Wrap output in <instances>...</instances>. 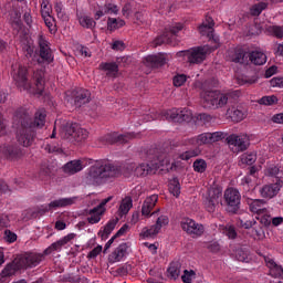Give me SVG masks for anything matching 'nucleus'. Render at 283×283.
Masks as SVG:
<instances>
[{
	"label": "nucleus",
	"mask_w": 283,
	"mask_h": 283,
	"mask_svg": "<svg viewBox=\"0 0 283 283\" xmlns=\"http://www.w3.org/2000/svg\"><path fill=\"white\" fill-rule=\"evenodd\" d=\"M48 114L44 108H40L34 114L32 120V113L25 107L18 108L14 115V122L20 125L17 132V140L22 147H32L36 138V127L41 129L45 126V118Z\"/></svg>",
	"instance_id": "nucleus-1"
},
{
	"label": "nucleus",
	"mask_w": 283,
	"mask_h": 283,
	"mask_svg": "<svg viewBox=\"0 0 283 283\" xmlns=\"http://www.w3.org/2000/svg\"><path fill=\"white\" fill-rule=\"evenodd\" d=\"M142 159L147 163H142L136 166V164H130L127 169L134 172L137 178H145V176H151L158 171L160 167H165L169 163V157L167 154H158L157 149L144 150L142 153Z\"/></svg>",
	"instance_id": "nucleus-2"
},
{
	"label": "nucleus",
	"mask_w": 283,
	"mask_h": 283,
	"mask_svg": "<svg viewBox=\"0 0 283 283\" xmlns=\"http://www.w3.org/2000/svg\"><path fill=\"white\" fill-rule=\"evenodd\" d=\"M118 176H120V168L118 166L101 159L88 168L87 179L93 185H103L107 178H116Z\"/></svg>",
	"instance_id": "nucleus-3"
},
{
	"label": "nucleus",
	"mask_w": 283,
	"mask_h": 283,
	"mask_svg": "<svg viewBox=\"0 0 283 283\" xmlns=\"http://www.w3.org/2000/svg\"><path fill=\"white\" fill-rule=\"evenodd\" d=\"M224 133L214 132V133H203L198 135L197 137H192L188 139V145H192L195 148H190L185 153L179 155L180 160H191V158H196L200 156V148L202 145H213V143H220L223 140Z\"/></svg>",
	"instance_id": "nucleus-4"
},
{
	"label": "nucleus",
	"mask_w": 283,
	"mask_h": 283,
	"mask_svg": "<svg viewBox=\"0 0 283 283\" xmlns=\"http://www.w3.org/2000/svg\"><path fill=\"white\" fill-rule=\"evenodd\" d=\"M240 91H232L231 93H222L220 91H203L201 97L209 107V109H220L229 103L231 98H240Z\"/></svg>",
	"instance_id": "nucleus-5"
},
{
	"label": "nucleus",
	"mask_w": 283,
	"mask_h": 283,
	"mask_svg": "<svg viewBox=\"0 0 283 283\" xmlns=\"http://www.w3.org/2000/svg\"><path fill=\"white\" fill-rule=\"evenodd\" d=\"M182 30H185V23L172 22L165 28V31L161 35L157 36L151 42V48H158L159 45H164V43H167L168 45H174V40L176 39V36H178V32H182Z\"/></svg>",
	"instance_id": "nucleus-6"
},
{
	"label": "nucleus",
	"mask_w": 283,
	"mask_h": 283,
	"mask_svg": "<svg viewBox=\"0 0 283 283\" xmlns=\"http://www.w3.org/2000/svg\"><path fill=\"white\" fill-rule=\"evenodd\" d=\"M63 138L70 140V143H83L90 136L87 129L82 128L77 123L70 122L63 126Z\"/></svg>",
	"instance_id": "nucleus-7"
},
{
	"label": "nucleus",
	"mask_w": 283,
	"mask_h": 283,
	"mask_svg": "<svg viewBox=\"0 0 283 283\" xmlns=\"http://www.w3.org/2000/svg\"><path fill=\"white\" fill-rule=\"evenodd\" d=\"M214 51L216 50H213V48L209 45H203V46L192 48L187 51H181L180 54L182 56H186L188 63L198 65L207 59V54H211V52H214Z\"/></svg>",
	"instance_id": "nucleus-8"
},
{
	"label": "nucleus",
	"mask_w": 283,
	"mask_h": 283,
	"mask_svg": "<svg viewBox=\"0 0 283 283\" xmlns=\"http://www.w3.org/2000/svg\"><path fill=\"white\" fill-rule=\"evenodd\" d=\"M38 63L39 65H50L51 63H54V52H52V48H50V42L45 40L43 35L39 36L38 40Z\"/></svg>",
	"instance_id": "nucleus-9"
},
{
	"label": "nucleus",
	"mask_w": 283,
	"mask_h": 283,
	"mask_svg": "<svg viewBox=\"0 0 283 283\" xmlns=\"http://www.w3.org/2000/svg\"><path fill=\"white\" fill-rule=\"evenodd\" d=\"M213 25H216L213 18L206 15L205 21L198 27V32L201 36H207V39L213 43V45L210 46L212 50H218L220 48V38L213 34Z\"/></svg>",
	"instance_id": "nucleus-10"
},
{
	"label": "nucleus",
	"mask_w": 283,
	"mask_h": 283,
	"mask_svg": "<svg viewBox=\"0 0 283 283\" xmlns=\"http://www.w3.org/2000/svg\"><path fill=\"white\" fill-rule=\"evenodd\" d=\"M44 258V253L25 252L18 256V262L22 271H28V269H36L43 262Z\"/></svg>",
	"instance_id": "nucleus-11"
},
{
	"label": "nucleus",
	"mask_w": 283,
	"mask_h": 283,
	"mask_svg": "<svg viewBox=\"0 0 283 283\" xmlns=\"http://www.w3.org/2000/svg\"><path fill=\"white\" fill-rule=\"evenodd\" d=\"M163 118L172 123H189L193 118V113L189 108H172L163 113Z\"/></svg>",
	"instance_id": "nucleus-12"
},
{
	"label": "nucleus",
	"mask_w": 283,
	"mask_h": 283,
	"mask_svg": "<svg viewBox=\"0 0 283 283\" xmlns=\"http://www.w3.org/2000/svg\"><path fill=\"white\" fill-rule=\"evenodd\" d=\"M224 202L228 206L227 210L229 213H238L240 211V203L242 195L235 188H228L223 195Z\"/></svg>",
	"instance_id": "nucleus-13"
},
{
	"label": "nucleus",
	"mask_w": 283,
	"mask_h": 283,
	"mask_svg": "<svg viewBox=\"0 0 283 283\" xmlns=\"http://www.w3.org/2000/svg\"><path fill=\"white\" fill-rule=\"evenodd\" d=\"M220 198H222V189L210 188L208 195L203 199V206L208 213H216L218 205H220Z\"/></svg>",
	"instance_id": "nucleus-14"
},
{
	"label": "nucleus",
	"mask_w": 283,
	"mask_h": 283,
	"mask_svg": "<svg viewBox=\"0 0 283 283\" xmlns=\"http://www.w3.org/2000/svg\"><path fill=\"white\" fill-rule=\"evenodd\" d=\"M182 231L191 235V238H200L205 233V226L196 222L193 219L185 218L180 222Z\"/></svg>",
	"instance_id": "nucleus-15"
},
{
	"label": "nucleus",
	"mask_w": 283,
	"mask_h": 283,
	"mask_svg": "<svg viewBox=\"0 0 283 283\" xmlns=\"http://www.w3.org/2000/svg\"><path fill=\"white\" fill-rule=\"evenodd\" d=\"M182 231L191 235V238H200L205 233V226L196 222L193 219L185 218L180 222Z\"/></svg>",
	"instance_id": "nucleus-16"
},
{
	"label": "nucleus",
	"mask_w": 283,
	"mask_h": 283,
	"mask_svg": "<svg viewBox=\"0 0 283 283\" xmlns=\"http://www.w3.org/2000/svg\"><path fill=\"white\" fill-rule=\"evenodd\" d=\"M167 224H169V217L161 214L157 218L156 224L150 228H144L139 235L143 240L146 238H154V235H158V233H160V229H163V227H167Z\"/></svg>",
	"instance_id": "nucleus-17"
},
{
	"label": "nucleus",
	"mask_w": 283,
	"mask_h": 283,
	"mask_svg": "<svg viewBox=\"0 0 283 283\" xmlns=\"http://www.w3.org/2000/svg\"><path fill=\"white\" fill-rule=\"evenodd\" d=\"M226 140L229 147H234L235 151H247L249 149V145H251V139H249V136L244 134H232L228 136Z\"/></svg>",
	"instance_id": "nucleus-18"
},
{
	"label": "nucleus",
	"mask_w": 283,
	"mask_h": 283,
	"mask_svg": "<svg viewBox=\"0 0 283 283\" xmlns=\"http://www.w3.org/2000/svg\"><path fill=\"white\" fill-rule=\"evenodd\" d=\"M13 81H15L17 87L23 92L30 90V81L28 80V67L19 66L18 70L12 72Z\"/></svg>",
	"instance_id": "nucleus-19"
},
{
	"label": "nucleus",
	"mask_w": 283,
	"mask_h": 283,
	"mask_svg": "<svg viewBox=\"0 0 283 283\" xmlns=\"http://www.w3.org/2000/svg\"><path fill=\"white\" fill-rule=\"evenodd\" d=\"M282 187H283L282 179H276L274 184H269L263 186L260 189V195L262 198H268L269 200H271V198H275V196L280 193V190L282 189Z\"/></svg>",
	"instance_id": "nucleus-20"
},
{
	"label": "nucleus",
	"mask_w": 283,
	"mask_h": 283,
	"mask_svg": "<svg viewBox=\"0 0 283 283\" xmlns=\"http://www.w3.org/2000/svg\"><path fill=\"white\" fill-rule=\"evenodd\" d=\"M74 238H76V233H69L62 239L53 242L49 248H46L43 251L44 255H51V253H54V251L60 252L63 249V247H65L66 244H70V242H72Z\"/></svg>",
	"instance_id": "nucleus-21"
},
{
	"label": "nucleus",
	"mask_w": 283,
	"mask_h": 283,
	"mask_svg": "<svg viewBox=\"0 0 283 283\" xmlns=\"http://www.w3.org/2000/svg\"><path fill=\"white\" fill-rule=\"evenodd\" d=\"M2 156L7 160H19L23 158V149L19 145H7L2 148Z\"/></svg>",
	"instance_id": "nucleus-22"
},
{
	"label": "nucleus",
	"mask_w": 283,
	"mask_h": 283,
	"mask_svg": "<svg viewBox=\"0 0 283 283\" xmlns=\"http://www.w3.org/2000/svg\"><path fill=\"white\" fill-rule=\"evenodd\" d=\"M248 207L251 213H254L255 216H260L261 213H264V211L269 210L266 208V200L264 199H249Z\"/></svg>",
	"instance_id": "nucleus-23"
},
{
	"label": "nucleus",
	"mask_w": 283,
	"mask_h": 283,
	"mask_svg": "<svg viewBox=\"0 0 283 283\" xmlns=\"http://www.w3.org/2000/svg\"><path fill=\"white\" fill-rule=\"evenodd\" d=\"M132 138H134L133 133H127V134L112 133V134L107 135L106 140H108V143H111V145H114L116 143H118L119 145H125V143H129V140H132Z\"/></svg>",
	"instance_id": "nucleus-24"
},
{
	"label": "nucleus",
	"mask_w": 283,
	"mask_h": 283,
	"mask_svg": "<svg viewBox=\"0 0 283 283\" xmlns=\"http://www.w3.org/2000/svg\"><path fill=\"white\" fill-rule=\"evenodd\" d=\"M33 81L36 87L35 93L42 96L43 91L45 90V72H43V70L35 71L33 73Z\"/></svg>",
	"instance_id": "nucleus-25"
},
{
	"label": "nucleus",
	"mask_w": 283,
	"mask_h": 283,
	"mask_svg": "<svg viewBox=\"0 0 283 283\" xmlns=\"http://www.w3.org/2000/svg\"><path fill=\"white\" fill-rule=\"evenodd\" d=\"M22 271L21 265L19 264V259L8 263L4 269L1 271V277H12L17 272Z\"/></svg>",
	"instance_id": "nucleus-26"
},
{
	"label": "nucleus",
	"mask_w": 283,
	"mask_h": 283,
	"mask_svg": "<svg viewBox=\"0 0 283 283\" xmlns=\"http://www.w3.org/2000/svg\"><path fill=\"white\" fill-rule=\"evenodd\" d=\"M99 70L106 72V76L116 78L118 76V64L116 62H102Z\"/></svg>",
	"instance_id": "nucleus-27"
},
{
	"label": "nucleus",
	"mask_w": 283,
	"mask_h": 283,
	"mask_svg": "<svg viewBox=\"0 0 283 283\" xmlns=\"http://www.w3.org/2000/svg\"><path fill=\"white\" fill-rule=\"evenodd\" d=\"M233 63H240L241 65H249V52L242 48H237L231 56Z\"/></svg>",
	"instance_id": "nucleus-28"
},
{
	"label": "nucleus",
	"mask_w": 283,
	"mask_h": 283,
	"mask_svg": "<svg viewBox=\"0 0 283 283\" xmlns=\"http://www.w3.org/2000/svg\"><path fill=\"white\" fill-rule=\"evenodd\" d=\"M92 94L85 88H81L76 92L74 103L76 107H83L86 103H90Z\"/></svg>",
	"instance_id": "nucleus-29"
},
{
	"label": "nucleus",
	"mask_w": 283,
	"mask_h": 283,
	"mask_svg": "<svg viewBox=\"0 0 283 283\" xmlns=\"http://www.w3.org/2000/svg\"><path fill=\"white\" fill-rule=\"evenodd\" d=\"M157 202H158V195H153L150 197H147L143 203L142 213L144 216H150Z\"/></svg>",
	"instance_id": "nucleus-30"
},
{
	"label": "nucleus",
	"mask_w": 283,
	"mask_h": 283,
	"mask_svg": "<svg viewBox=\"0 0 283 283\" xmlns=\"http://www.w3.org/2000/svg\"><path fill=\"white\" fill-rule=\"evenodd\" d=\"M76 202V197L71 198H61L57 200H53L49 203V209H59L63 207H72Z\"/></svg>",
	"instance_id": "nucleus-31"
},
{
	"label": "nucleus",
	"mask_w": 283,
	"mask_h": 283,
	"mask_svg": "<svg viewBox=\"0 0 283 283\" xmlns=\"http://www.w3.org/2000/svg\"><path fill=\"white\" fill-rule=\"evenodd\" d=\"M64 171L65 174H78V171H83V161L81 159H75L66 163L64 165Z\"/></svg>",
	"instance_id": "nucleus-32"
},
{
	"label": "nucleus",
	"mask_w": 283,
	"mask_h": 283,
	"mask_svg": "<svg viewBox=\"0 0 283 283\" xmlns=\"http://www.w3.org/2000/svg\"><path fill=\"white\" fill-rule=\"evenodd\" d=\"M249 63H252V65H264L266 63V54L262 51H252L249 53Z\"/></svg>",
	"instance_id": "nucleus-33"
},
{
	"label": "nucleus",
	"mask_w": 283,
	"mask_h": 283,
	"mask_svg": "<svg viewBox=\"0 0 283 283\" xmlns=\"http://www.w3.org/2000/svg\"><path fill=\"white\" fill-rule=\"evenodd\" d=\"M146 63H148L150 67H163V65L167 63V59H165L164 54L148 55L146 57Z\"/></svg>",
	"instance_id": "nucleus-34"
},
{
	"label": "nucleus",
	"mask_w": 283,
	"mask_h": 283,
	"mask_svg": "<svg viewBox=\"0 0 283 283\" xmlns=\"http://www.w3.org/2000/svg\"><path fill=\"white\" fill-rule=\"evenodd\" d=\"M77 20L82 28H86L87 30H92V28H96V21L90 15H85L83 13H77Z\"/></svg>",
	"instance_id": "nucleus-35"
},
{
	"label": "nucleus",
	"mask_w": 283,
	"mask_h": 283,
	"mask_svg": "<svg viewBox=\"0 0 283 283\" xmlns=\"http://www.w3.org/2000/svg\"><path fill=\"white\" fill-rule=\"evenodd\" d=\"M112 255L115 262H120V260H123V258L127 255V243L119 244Z\"/></svg>",
	"instance_id": "nucleus-36"
},
{
	"label": "nucleus",
	"mask_w": 283,
	"mask_h": 283,
	"mask_svg": "<svg viewBox=\"0 0 283 283\" xmlns=\"http://www.w3.org/2000/svg\"><path fill=\"white\" fill-rule=\"evenodd\" d=\"M125 25V20L116 19V18H108L107 20V30L114 32V30H118V28H123Z\"/></svg>",
	"instance_id": "nucleus-37"
},
{
	"label": "nucleus",
	"mask_w": 283,
	"mask_h": 283,
	"mask_svg": "<svg viewBox=\"0 0 283 283\" xmlns=\"http://www.w3.org/2000/svg\"><path fill=\"white\" fill-rule=\"evenodd\" d=\"M255 220H259L263 227H271V212L269 210L254 216Z\"/></svg>",
	"instance_id": "nucleus-38"
},
{
	"label": "nucleus",
	"mask_w": 283,
	"mask_h": 283,
	"mask_svg": "<svg viewBox=\"0 0 283 283\" xmlns=\"http://www.w3.org/2000/svg\"><path fill=\"white\" fill-rule=\"evenodd\" d=\"M168 189L176 198L180 196V180H178V177H175L169 181Z\"/></svg>",
	"instance_id": "nucleus-39"
},
{
	"label": "nucleus",
	"mask_w": 283,
	"mask_h": 283,
	"mask_svg": "<svg viewBox=\"0 0 283 283\" xmlns=\"http://www.w3.org/2000/svg\"><path fill=\"white\" fill-rule=\"evenodd\" d=\"M229 112L234 123H240V120H244V118L247 117V112H244V109L242 108H232Z\"/></svg>",
	"instance_id": "nucleus-40"
},
{
	"label": "nucleus",
	"mask_w": 283,
	"mask_h": 283,
	"mask_svg": "<svg viewBox=\"0 0 283 283\" xmlns=\"http://www.w3.org/2000/svg\"><path fill=\"white\" fill-rule=\"evenodd\" d=\"M42 19L50 32L54 34V32H56V20L54 19V17L49 13L46 15H42Z\"/></svg>",
	"instance_id": "nucleus-41"
},
{
	"label": "nucleus",
	"mask_w": 283,
	"mask_h": 283,
	"mask_svg": "<svg viewBox=\"0 0 283 283\" xmlns=\"http://www.w3.org/2000/svg\"><path fill=\"white\" fill-rule=\"evenodd\" d=\"M258 160V156L254 153H245L240 156L241 165H253Z\"/></svg>",
	"instance_id": "nucleus-42"
},
{
	"label": "nucleus",
	"mask_w": 283,
	"mask_h": 283,
	"mask_svg": "<svg viewBox=\"0 0 283 283\" xmlns=\"http://www.w3.org/2000/svg\"><path fill=\"white\" fill-rule=\"evenodd\" d=\"M266 2H259L250 8V14L252 17H260L263 10H266Z\"/></svg>",
	"instance_id": "nucleus-43"
},
{
	"label": "nucleus",
	"mask_w": 283,
	"mask_h": 283,
	"mask_svg": "<svg viewBox=\"0 0 283 283\" xmlns=\"http://www.w3.org/2000/svg\"><path fill=\"white\" fill-rule=\"evenodd\" d=\"M132 207H134L132 198L124 199L119 206L120 216H127V213H129V209H132Z\"/></svg>",
	"instance_id": "nucleus-44"
},
{
	"label": "nucleus",
	"mask_w": 283,
	"mask_h": 283,
	"mask_svg": "<svg viewBox=\"0 0 283 283\" xmlns=\"http://www.w3.org/2000/svg\"><path fill=\"white\" fill-rule=\"evenodd\" d=\"M192 167L198 174H205V171H207V161L205 159H197Z\"/></svg>",
	"instance_id": "nucleus-45"
},
{
	"label": "nucleus",
	"mask_w": 283,
	"mask_h": 283,
	"mask_svg": "<svg viewBox=\"0 0 283 283\" xmlns=\"http://www.w3.org/2000/svg\"><path fill=\"white\" fill-rule=\"evenodd\" d=\"M113 198H114V197L109 196V197H107L106 199H103V200L101 201V203H99L97 207H95V208H93V209L91 210V213H98V211H99V213H105V205H107V202H111V200H112Z\"/></svg>",
	"instance_id": "nucleus-46"
},
{
	"label": "nucleus",
	"mask_w": 283,
	"mask_h": 283,
	"mask_svg": "<svg viewBox=\"0 0 283 283\" xmlns=\"http://www.w3.org/2000/svg\"><path fill=\"white\" fill-rule=\"evenodd\" d=\"M259 105H275L277 103V96L270 95L263 96L258 101Z\"/></svg>",
	"instance_id": "nucleus-47"
},
{
	"label": "nucleus",
	"mask_w": 283,
	"mask_h": 283,
	"mask_svg": "<svg viewBox=\"0 0 283 283\" xmlns=\"http://www.w3.org/2000/svg\"><path fill=\"white\" fill-rule=\"evenodd\" d=\"M268 32L270 34H272V36H276V39H282L283 38V29H282V27L270 25V27H268Z\"/></svg>",
	"instance_id": "nucleus-48"
},
{
	"label": "nucleus",
	"mask_w": 283,
	"mask_h": 283,
	"mask_svg": "<svg viewBox=\"0 0 283 283\" xmlns=\"http://www.w3.org/2000/svg\"><path fill=\"white\" fill-rule=\"evenodd\" d=\"M54 10L56 12L57 19H61L62 21H64V19H65V10L63 9V2L55 1Z\"/></svg>",
	"instance_id": "nucleus-49"
},
{
	"label": "nucleus",
	"mask_w": 283,
	"mask_h": 283,
	"mask_svg": "<svg viewBox=\"0 0 283 283\" xmlns=\"http://www.w3.org/2000/svg\"><path fill=\"white\" fill-rule=\"evenodd\" d=\"M116 224H118V218L109 220L104 227V234L109 235L114 229H116Z\"/></svg>",
	"instance_id": "nucleus-50"
},
{
	"label": "nucleus",
	"mask_w": 283,
	"mask_h": 283,
	"mask_svg": "<svg viewBox=\"0 0 283 283\" xmlns=\"http://www.w3.org/2000/svg\"><path fill=\"white\" fill-rule=\"evenodd\" d=\"M172 83H174L175 87H182V85H185V83H187V75H185V74L175 75L172 78Z\"/></svg>",
	"instance_id": "nucleus-51"
},
{
	"label": "nucleus",
	"mask_w": 283,
	"mask_h": 283,
	"mask_svg": "<svg viewBox=\"0 0 283 283\" xmlns=\"http://www.w3.org/2000/svg\"><path fill=\"white\" fill-rule=\"evenodd\" d=\"M168 274L169 277H172V280H177V277H179L180 275V268H178V264H170V266L168 268Z\"/></svg>",
	"instance_id": "nucleus-52"
},
{
	"label": "nucleus",
	"mask_w": 283,
	"mask_h": 283,
	"mask_svg": "<svg viewBox=\"0 0 283 283\" xmlns=\"http://www.w3.org/2000/svg\"><path fill=\"white\" fill-rule=\"evenodd\" d=\"M50 176H52V168H50L48 164H43L40 168V178L43 180L45 178H50Z\"/></svg>",
	"instance_id": "nucleus-53"
},
{
	"label": "nucleus",
	"mask_w": 283,
	"mask_h": 283,
	"mask_svg": "<svg viewBox=\"0 0 283 283\" xmlns=\"http://www.w3.org/2000/svg\"><path fill=\"white\" fill-rule=\"evenodd\" d=\"M41 14H42V17H45L46 14H52V7H50V1L42 0Z\"/></svg>",
	"instance_id": "nucleus-54"
},
{
	"label": "nucleus",
	"mask_w": 283,
	"mask_h": 283,
	"mask_svg": "<svg viewBox=\"0 0 283 283\" xmlns=\"http://www.w3.org/2000/svg\"><path fill=\"white\" fill-rule=\"evenodd\" d=\"M91 217L87 218V222L90 224H98V222H101V216H103V213H101V210H98L97 212H90Z\"/></svg>",
	"instance_id": "nucleus-55"
},
{
	"label": "nucleus",
	"mask_w": 283,
	"mask_h": 283,
	"mask_svg": "<svg viewBox=\"0 0 283 283\" xmlns=\"http://www.w3.org/2000/svg\"><path fill=\"white\" fill-rule=\"evenodd\" d=\"M254 180L253 177L247 175L241 179V185L247 187L245 189H251V187H255Z\"/></svg>",
	"instance_id": "nucleus-56"
},
{
	"label": "nucleus",
	"mask_w": 283,
	"mask_h": 283,
	"mask_svg": "<svg viewBox=\"0 0 283 283\" xmlns=\"http://www.w3.org/2000/svg\"><path fill=\"white\" fill-rule=\"evenodd\" d=\"M224 233L230 240H235V238H238V232L233 226H227Z\"/></svg>",
	"instance_id": "nucleus-57"
},
{
	"label": "nucleus",
	"mask_w": 283,
	"mask_h": 283,
	"mask_svg": "<svg viewBox=\"0 0 283 283\" xmlns=\"http://www.w3.org/2000/svg\"><path fill=\"white\" fill-rule=\"evenodd\" d=\"M62 282H70V283H80L81 276L74 274H64L62 276Z\"/></svg>",
	"instance_id": "nucleus-58"
},
{
	"label": "nucleus",
	"mask_w": 283,
	"mask_h": 283,
	"mask_svg": "<svg viewBox=\"0 0 283 283\" xmlns=\"http://www.w3.org/2000/svg\"><path fill=\"white\" fill-rule=\"evenodd\" d=\"M270 275H272V277H283V266L276 264L272 270H270Z\"/></svg>",
	"instance_id": "nucleus-59"
},
{
	"label": "nucleus",
	"mask_w": 283,
	"mask_h": 283,
	"mask_svg": "<svg viewBox=\"0 0 283 283\" xmlns=\"http://www.w3.org/2000/svg\"><path fill=\"white\" fill-rule=\"evenodd\" d=\"M104 8L106 10V14H118V6L114 3H105Z\"/></svg>",
	"instance_id": "nucleus-60"
},
{
	"label": "nucleus",
	"mask_w": 283,
	"mask_h": 283,
	"mask_svg": "<svg viewBox=\"0 0 283 283\" xmlns=\"http://www.w3.org/2000/svg\"><path fill=\"white\" fill-rule=\"evenodd\" d=\"M206 249L211 253H218V251H220V243H218V241H211L206 245Z\"/></svg>",
	"instance_id": "nucleus-61"
},
{
	"label": "nucleus",
	"mask_w": 283,
	"mask_h": 283,
	"mask_svg": "<svg viewBox=\"0 0 283 283\" xmlns=\"http://www.w3.org/2000/svg\"><path fill=\"white\" fill-rule=\"evenodd\" d=\"M45 151L49 154H61V147L54 145V144H49L45 146Z\"/></svg>",
	"instance_id": "nucleus-62"
},
{
	"label": "nucleus",
	"mask_w": 283,
	"mask_h": 283,
	"mask_svg": "<svg viewBox=\"0 0 283 283\" xmlns=\"http://www.w3.org/2000/svg\"><path fill=\"white\" fill-rule=\"evenodd\" d=\"M4 238L7 240V242H17V233L10 231V230H6L4 231Z\"/></svg>",
	"instance_id": "nucleus-63"
},
{
	"label": "nucleus",
	"mask_w": 283,
	"mask_h": 283,
	"mask_svg": "<svg viewBox=\"0 0 283 283\" xmlns=\"http://www.w3.org/2000/svg\"><path fill=\"white\" fill-rule=\"evenodd\" d=\"M270 85L271 87H283V77H273Z\"/></svg>",
	"instance_id": "nucleus-64"
}]
</instances>
